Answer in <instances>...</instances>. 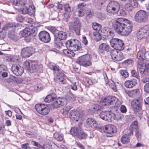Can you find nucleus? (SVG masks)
Instances as JSON below:
<instances>
[{"instance_id":"1","label":"nucleus","mask_w":149,"mask_h":149,"mask_svg":"<svg viewBox=\"0 0 149 149\" xmlns=\"http://www.w3.org/2000/svg\"><path fill=\"white\" fill-rule=\"evenodd\" d=\"M113 25L116 32L122 36H127L132 30V26L130 22L124 20L122 18L115 20Z\"/></svg>"},{"instance_id":"2","label":"nucleus","mask_w":149,"mask_h":149,"mask_svg":"<svg viewBox=\"0 0 149 149\" xmlns=\"http://www.w3.org/2000/svg\"><path fill=\"white\" fill-rule=\"evenodd\" d=\"M65 99L63 98H56V94L54 93L50 94L47 95L45 99V101L46 102L49 103L53 102L52 104L54 108H57L59 107V105H63Z\"/></svg>"},{"instance_id":"3","label":"nucleus","mask_w":149,"mask_h":149,"mask_svg":"<svg viewBox=\"0 0 149 149\" xmlns=\"http://www.w3.org/2000/svg\"><path fill=\"white\" fill-rule=\"evenodd\" d=\"M37 33V29L36 27L32 29L25 28L21 32L22 36L24 37V40L26 42H30L31 37L35 36Z\"/></svg>"},{"instance_id":"4","label":"nucleus","mask_w":149,"mask_h":149,"mask_svg":"<svg viewBox=\"0 0 149 149\" xmlns=\"http://www.w3.org/2000/svg\"><path fill=\"white\" fill-rule=\"evenodd\" d=\"M66 47L72 51L79 50L81 47V43L76 39H71L68 40L65 43Z\"/></svg>"},{"instance_id":"5","label":"nucleus","mask_w":149,"mask_h":149,"mask_svg":"<svg viewBox=\"0 0 149 149\" xmlns=\"http://www.w3.org/2000/svg\"><path fill=\"white\" fill-rule=\"evenodd\" d=\"M141 102L140 99L134 100L131 102V106L134 113L140 118H141L142 113Z\"/></svg>"},{"instance_id":"6","label":"nucleus","mask_w":149,"mask_h":149,"mask_svg":"<svg viewBox=\"0 0 149 149\" xmlns=\"http://www.w3.org/2000/svg\"><path fill=\"white\" fill-rule=\"evenodd\" d=\"M69 25L74 29L77 35L80 34V31L82 25L79 18L77 17L73 18L72 21L69 23Z\"/></svg>"},{"instance_id":"7","label":"nucleus","mask_w":149,"mask_h":149,"mask_svg":"<svg viewBox=\"0 0 149 149\" xmlns=\"http://www.w3.org/2000/svg\"><path fill=\"white\" fill-rule=\"evenodd\" d=\"M137 58L139 60V62H143V60H145L147 61H149V51H147L144 47H142L137 54Z\"/></svg>"},{"instance_id":"8","label":"nucleus","mask_w":149,"mask_h":149,"mask_svg":"<svg viewBox=\"0 0 149 149\" xmlns=\"http://www.w3.org/2000/svg\"><path fill=\"white\" fill-rule=\"evenodd\" d=\"M91 55L88 54L82 56L78 58L76 60V62L80 65L87 67L91 65Z\"/></svg>"},{"instance_id":"9","label":"nucleus","mask_w":149,"mask_h":149,"mask_svg":"<svg viewBox=\"0 0 149 149\" xmlns=\"http://www.w3.org/2000/svg\"><path fill=\"white\" fill-rule=\"evenodd\" d=\"M112 47L117 50L120 51L124 48V43L122 40L118 38H113L110 41Z\"/></svg>"},{"instance_id":"10","label":"nucleus","mask_w":149,"mask_h":149,"mask_svg":"<svg viewBox=\"0 0 149 149\" xmlns=\"http://www.w3.org/2000/svg\"><path fill=\"white\" fill-rule=\"evenodd\" d=\"M149 36V25L141 28L137 34V38L139 40L145 39Z\"/></svg>"},{"instance_id":"11","label":"nucleus","mask_w":149,"mask_h":149,"mask_svg":"<svg viewBox=\"0 0 149 149\" xmlns=\"http://www.w3.org/2000/svg\"><path fill=\"white\" fill-rule=\"evenodd\" d=\"M138 69L139 70L140 72L142 74V76L149 75V63L145 64L142 62H138L137 65Z\"/></svg>"},{"instance_id":"12","label":"nucleus","mask_w":149,"mask_h":149,"mask_svg":"<svg viewBox=\"0 0 149 149\" xmlns=\"http://www.w3.org/2000/svg\"><path fill=\"white\" fill-rule=\"evenodd\" d=\"M100 116L103 120L111 122L115 120L116 115L114 113L109 111H103L100 113Z\"/></svg>"},{"instance_id":"13","label":"nucleus","mask_w":149,"mask_h":149,"mask_svg":"<svg viewBox=\"0 0 149 149\" xmlns=\"http://www.w3.org/2000/svg\"><path fill=\"white\" fill-rule=\"evenodd\" d=\"M134 19L135 21L138 22H146L148 20L146 12L142 10L138 11L136 13Z\"/></svg>"},{"instance_id":"14","label":"nucleus","mask_w":149,"mask_h":149,"mask_svg":"<svg viewBox=\"0 0 149 149\" xmlns=\"http://www.w3.org/2000/svg\"><path fill=\"white\" fill-rule=\"evenodd\" d=\"M35 107L37 112L42 115H46L49 112L48 107L44 104H37L35 105Z\"/></svg>"},{"instance_id":"15","label":"nucleus","mask_w":149,"mask_h":149,"mask_svg":"<svg viewBox=\"0 0 149 149\" xmlns=\"http://www.w3.org/2000/svg\"><path fill=\"white\" fill-rule=\"evenodd\" d=\"M102 35L104 36L105 39H109L112 38L114 35L113 31L108 27H104L101 31Z\"/></svg>"},{"instance_id":"16","label":"nucleus","mask_w":149,"mask_h":149,"mask_svg":"<svg viewBox=\"0 0 149 149\" xmlns=\"http://www.w3.org/2000/svg\"><path fill=\"white\" fill-rule=\"evenodd\" d=\"M110 54L112 59L115 61H121L123 58V54L120 51L113 49L111 51Z\"/></svg>"},{"instance_id":"17","label":"nucleus","mask_w":149,"mask_h":149,"mask_svg":"<svg viewBox=\"0 0 149 149\" xmlns=\"http://www.w3.org/2000/svg\"><path fill=\"white\" fill-rule=\"evenodd\" d=\"M38 37L40 40L45 43L49 42L51 40L49 33L46 31H40L39 33Z\"/></svg>"},{"instance_id":"18","label":"nucleus","mask_w":149,"mask_h":149,"mask_svg":"<svg viewBox=\"0 0 149 149\" xmlns=\"http://www.w3.org/2000/svg\"><path fill=\"white\" fill-rule=\"evenodd\" d=\"M118 99L114 96H107L103 99L101 100L102 102V105L104 106L109 105L116 103Z\"/></svg>"},{"instance_id":"19","label":"nucleus","mask_w":149,"mask_h":149,"mask_svg":"<svg viewBox=\"0 0 149 149\" xmlns=\"http://www.w3.org/2000/svg\"><path fill=\"white\" fill-rule=\"evenodd\" d=\"M35 49L31 47H26L22 49L21 55L24 58L29 57L35 52Z\"/></svg>"},{"instance_id":"20","label":"nucleus","mask_w":149,"mask_h":149,"mask_svg":"<svg viewBox=\"0 0 149 149\" xmlns=\"http://www.w3.org/2000/svg\"><path fill=\"white\" fill-rule=\"evenodd\" d=\"M104 130L107 133L108 137H111L112 134L116 132L117 130L116 127L112 125H108L104 126Z\"/></svg>"},{"instance_id":"21","label":"nucleus","mask_w":149,"mask_h":149,"mask_svg":"<svg viewBox=\"0 0 149 149\" xmlns=\"http://www.w3.org/2000/svg\"><path fill=\"white\" fill-rule=\"evenodd\" d=\"M11 71L16 75L19 76L22 75L24 72L23 68L19 65L14 64L11 68Z\"/></svg>"},{"instance_id":"22","label":"nucleus","mask_w":149,"mask_h":149,"mask_svg":"<svg viewBox=\"0 0 149 149\" xmlns=\"http://www.w3.org/2000/svg\"><path fill=\"white\" fill-rule=\"evenodd\" d=\"M83 4V3H81L78 5L77 15L80 17H82L85 15L86 8Z\"/></svg>"},{"instance_id":"23","label":"nucleus","mask_w":149,"mask_h":149,"mask_svg":"<svg viewBox=\"0 0 149 149\" xmlns=\"http://www.w3.org/2000/svg\"><path fill=\"white\" fill-rule=\"evenodd\" d=\"M86 123L88 127L95 128L97 127V123L93 118H88L86 120Z\"/></svg>"},{"instance_id":"24","label":"nucleus","mask_w":149,"mask_h":149,"mask_svg":"<svg viewBox=\"0 0 149 149\" xmlns=\"http://www.w3.org/2000/svg\"><path fill=\"white\" fill-rule=\"evenodd\" d=\"M79 116V113L77 110H72L70 113L69 117L72 120L78 121Z\"/></svg>"},{"instance_id":"25","label":"nucleus","mask_w":149,"mask_h":149,"mask_svg":"<svg viewBox=\"0 0 149 149\" xmlns=\"http://www.w3.org/2000/svg\"><path fill=\"white\" fill-rule=\"evenodd\" d=\"M56 76V78L59 80L61 84H65L66 83L65 75L63 72L60 71L57 73Z\"/></svg>"},{"instance_id":"26","label":"nucleus","mask_w":149,"mask_h":149,"mask_svg":"<svg viewBox=\"0 0 149 149\" xmlns=\"http://www.w3.org/2000/svg\"><path fill=\"white\" fill-rule=\"evenodd\" d=\"M137 80L135 79L127 80L125 83V86L128 88H132L137 84Z\"/></svg>"},{"instance_id":"27","label":"nucleus","mask_w":149,"mask_h":149,"mask_svg":"<svg viewBox=\"0 0 149 149\" xmlns=\"http://www.w3.org/2000/svg\"><path fill=\"white\" fill-rule=\"evenodd\" d=\"M64 6L65 11L64 17L66 18H68L70 15V13L71 12V7L69 4L67 3L65 4Z\"/></svg>"},{"instance_id":"28","label":"nucleus","mask_w":149,"mask_h":149,"mask_svg":"<svg viewBox=\"0 0 149 149\" xmlns=\"http://www.w3.org/2000/svg\"><path fill=\"white\" fill-rule=\"evenodd\" d=\"M99 49L100 52L102 53H103L105 52H109L110 50V47L106 43H102L100 45Z\"/></svg>"},{"instance_id":"29","label":"nucleus","mask_w":149,"mask_h":149,"mask_svg":"<svg viewBox=\"0 0 149 149\" xmlns=\"http://www.w3.org/2000/svg\"><path fill=\"white\" fill-rule=\"evenodd\" d=\"M138 127V122L136 121H135L131 124L130 126L129 130L130 132L129 133V135H132L133 131L136 130Z\"/></svg>"},{"instance_id":"30","label":"nucleus","mask_w":149,"mask_h":149,"mask_svg":"<svg viewBox=\"0 0 149 149\" xmlns=\"http://www.w3.org/2000/svg\"><path fill=\"white\" fill-rule=\"evenodd\" d=\"M56 38L61 40H65L67 38L66 33L63 31H59L56 34Z\"/></svg>"},{"instance_id":"31","label":"nucleus","mask_w":149,"mask_h":149,"mask_svg":"<svg viewBox=\"0 0 149 149\" xmlns=\"http://www.w3.org/2000/svg\"><path fill=\"white\" fill-rule=\"evenodd\" d=\"M139 90L136 89L128 91L127 92L128 95L130 97H133L136 96L139 93Z\"/></svg>"},{"instance_id":"32","label":"nucleus","mask_w":149,"mask_h":149,"mask_svg":"<svg viewBox=\"0 0 149 149\" xmlns=\"http://www.w3.org/2000/svg\"><path fill=\"white\" fill-rule=\"evenodd\" d=\"M19 12L20 13L25 15L31 12V9L29 8L24 6L22 8H20L18 10Z\"/></svg>"},{"instance_id":"33","label":"nucleus","mask_w":149,"mask_h":149,"mask_svg":"<svg viewBox=\"0 0 149 149\" xmlns=\"http://www.w3.org/2000/svg\"><path fill=\"white\" fill-rule=\"evenodd\" d=\"M101 108V107L99 105L95 104L92 107L91 110L93 113H97L100 111Z\"/></svg>"},{"instance_id":"34","label":"nucleus","mask_w":149,"mask_h":149,"mask_svg":"<svg viewBox=\"0 0 149 149\" xmlns=\"http://www.w3.org/2000/svg\"><path fill=\"white\" fill-rule=\"evenodd\" d=\"M107 11L110 13L115 14L118 11L113 8L109 3L108 4L107 7Z\"/></svg>"},{"instance_id":"35","label":"nucleus","mask_w":149,"mask_h":149,"mask_svg":"<svg viewBox=\"0 0 149 149\" xmlns=\"http://www.w3.org/2000/svg\"><path fill=\"white\" fill-rule=\"evenodd\" d=\"M109 4L118 11L120 9V6L119 4L117 1H111L109 3Z\"/></svg>"},{"instance_id":"36","label":"nucleus","mask_w":149,"mask_h":149,"mask_svg":"<svg viewBox=\"0 0 149 149\" xmlns=\"http://www.w3.org/2000/svg\"><path fill=\"white\" fill-rule=\"evenodd\" d=\"M130 136L128 134H125L121 138V141L122 142L123 144H126L129 141L130 137L129 136Z\"/></svg>"},{"instance_id":"37","label":"nucleus","mask_w":149,"mask_h":149,"mask_svg":"<svg viewBox=\"0 0 149 149\" xmlns=\"http://www.w3.org/2000/svg\"><path fill=\"white\" fill-rule=\"evenodd\" d=\"M49 67L52 70H53L55 73H58V72L60 71L59 67L57 66L55 64H50L49 65Z\"/></svg>"},{"instance_id":"38","label":"nucleus","mask_w":149,"mask_h":149,"mask_svg":"<svg viewBox=\"0 0 149 149\" xmlns=\"http://www.w3.org/2000/svg\"><path fill=\"white\" fill-rule=\"evenodd\" d=\"M62 40L56 37L54 38V42L57 47L60 48L63 46V43Z\"/></svg>"},{"instance_id":"39","label":"nucleus","mask_w":149,"mask_h":149,"mask_svg":"<svg viewBox=\"0 0 149 149\" xmlns=\"http://www.w3.org/2000/svg\"><path fill=\"white\" fill-rule=\"evenodd\" d=\"M77 136L79 139H82L85 138L86 134L82 130L79 128V131Z\"/></svg>"},{"instance_id":"40","label":"nucleus","mask_w":149,"mask_h":149,"mask_svg":"<svg viewBox=\"0 0 149 149\" xmlns=\"http://www.w3.org/2000/svg\"><path fill=\"white\" fill-rule=\"evenodd\" d=\"M92 27L94 30L96 31H99L101 28V26L97 23H93L92 24Z\"/></svg>"},{"instance_id":"41","label":"nucleus","mask_w":149,"mask_h":149,"mask_svg":"<svg viewBox=\"0 0 149 149\" xmlns=\"http://www.w3.org/2000/svg\"><path fill=\"white\" fill-rule=\"evenodd\" d=\"M38 66L37 65L35 62H31V63L30 69H29L30 71L32 72L36 71Z\"/></svg>"},{"instance_id":"42","label":"nucleus","mask_w":149,"mask_h":149,"mask_svg":"<svg viewBox=\"0 0 149 149\" xmlns=\"http://www.w3.org/2000/svg\"><path fill=\"white\" fill-rule=\"evenodd\" d=\"M108 84L109 86L114 91H117V88L114 82L111 79L109 81Z\"/></svg>"},{"instance_id":"43","label":"nucleus","mask_w":149,"mask_h":149,"mask_svg":"<svg viewBox=\"0 0 149 149\" xmlns=\"http://www.w3.org/2000/svg\"><path fill=\"white\" fill-rule=\"evenodd\" d=\"M79 129L76 127H73L71 129L70 133L72 135L77 136Z\"/></svg>"},{"instance_id":"44","label":"nucleus","mask_w":149,"mask_h":149,"mask_svg":"<svg viewBox=\"0 0 149 149\" xmlns=\"http://www.w3.org/2000/svg\"><path fill=\"white\" fill-rule=\"evenodd\" d=\"M93 34L94 36H95V39L96 41H99L101 39V35L98 31L94 32Z\"/></svg>"},{"instance_id":"45","label":"nucleus","mask_w":149,"mask_h":149,"mask_svg":"<svg viewBox=\"0 0 149 149\" xmlns=\"http://www.w3.org/2000/svg\"><path fill=\"white\" fill-rule=\"evenodd\" d=\"M119 72L123 78H126L129 77V73L126 70H120L119 71Z\"/></svg>"},{"instance_id":"46","label":"nucleus","mask_w":149,"mask_h":149,"mask_svg":"<svg viewBox=\"0 0 149 149\" xmlns=\"http://www.w3.org/2000/svg\"><path fill=\"white\" fill-rule=\"evenodd\" d=\"M69 49H65L63 50V52L65 54L70 56H72L74 55V54Z\"/></svg>"},{"instance_id":"47","label":"nucleus","mask_w":149,"mask_h":149,"mask_svg":"<svg viewBox=\"0 0 149 149\" xmlns=\"http://www.w3.org/2000/svg\"><path fill=\"white\" fill-rule=\"evenodd\" d=\"M9 36L10 38L13 40L15 41L17 40V38L15 35V33L14 31H12L9 32Z\"/></svg>"},{"instance_id":"48","label":"nucleus","mask_w":149,"mask_h":149,"mask_svg":"<svg viewBox=\"0 0 149 149\" xmlns=\"http://www.w3.org/2000/svg\"><path fill=\"white\" fill-rule=\"evenodd\" d=\"M70 109V107L67 108V107H65L63 109H61V112L62 113L65 115H67Z\"/></svg>"},{"instance_id":"49","label":"nucleus","mask_w":149,"mask_h":149,"mask_svg":"<svg viewBox=\"0 0 149 149\" xmlns=\"http://www.w3.org/2000/svg\"><path fill=\"white\" fill-rule=\"evenodd\" d=\"M79 83L78 82L73 83L70 85V88L73 90L76 91L77 89V86L79 85Z\"/></svg>"},{"instance_id":"50","label":"nucleus","mask_w":149,"mask_h":149,"mask_svg":"<svg viewBox=\"0 0 149 149\" xmlns=\"http://www.w3.org/2000/svg\"><path fill=\"white\" fill-rule=\"evenodd\" d=\"M129 1L133 7H136L138 6V3L136 0H129Z\"/></svg>"},{"instance_id":"51","label":"nucleus","mask_w":149,"mask_h":149,"mask_svg":"<svg viewBox=\"0 0 149 149\" xmlns=\"http://www.w3.org/2000/svg\"><path fill=\"white\" fill-rule=\"evenodd\" d=\"M31 63L28 61H25L23 64V66L26 70L30 69Z\"/></svg>"},{"instance_id":"52","label":"nucleus","mask_w":149,"mask_h":149,"mask_svg":"<svg viewBox=\"0 0 149 149\" xmlns=\"http://www.w3.org/2000/svg\"><path fill=\"white\" fill-rule=\"evenodd\" d=\"M131 73L132 76L135 78L138 79L139 77V73L135 70H132L131 71Z\"/></svg>"},{"instance_id":"53","label":"nucleus","mask_w":149,"mask_h":149,"mask_svg":"<svg viewBox=\"0 0 149 149\" xmlns=\"http://www.w3.org/2000/svg\"><path fill=\"white\" fill-rule=\"evenodd\" d=\"M133 8V7H132V6H131V4H130L129 3H126L125 6V9L128 11H131L132 8Z\"/></svg>"},{"instance_id":"54","label":"nucleus","mask_w":149,"mask_h":149,"mask_svg":"<svg viewBox=\"0 0 149 149\" xmlns=\"http://www.w3.org/2000/svg\"><path fill=\"white\" fill-rule=\"evenodd\" d=\"M144 91L146 93H149V82L146 83L144 87Z\"/></svg>"},{"instance_id":"55","label":"nucleus","mask_w":149,"mask_h":149,"mask_svg":"<svg viewBox=\"0 0 149 149\" xmlns=\"http://www.w3.org/2000/svg\"><path fill=\"white\" fill-rule=\"evenodd\" d=\"M17 21L20 22H22L24 21V19L23 17L21 15L17 16L16 17Z\"/></svg>"},{"instance_id":"56","label":"nucleus","mask_w":149,"mask_h":149,"mask_svg":"<svg viewBox=\"0 0 149 149\" xmlns=\"http://www.w3.org/2000/svg\"><path fill=\"white\" fill-rule=\"evenodd\" d=\"M117 13H119L120 16H123L125 15L126 13L125 10L123 9H119Z\"/></svg>"},{"instance_id":"57","label":"nucleus","mask_w":149,"mask_h":149,"mask_svg":"<svg viewBox=\"0 0 149 149\" xmlns=\"http://www.w3.org/2000/svg\"><path fill=\"white\" fill-rule=\"evenodd\" d=\"M85 13V15L87 18H89L92 16L91 14V11L90 10H86Z\"/></svg>"},{"instance_id":"58","label":"nucleus","mask_w":149,"mask_h":149,"mask_svg":"<svg viewBox=\"0 0 149 149\" xmlns=\"http://www.w3.org/2000/svg\"><path fill=\"white\" fill-rule=\"evenodd\" d=\"M120 110L123 113H125L127 111V109L124 105H122L120 107Z\"/></svg>"},{"instance_id":"59","label":"nucleus","mask_w":149,"mask_h":149,"mask_svg":"<svg viewBox=\"0 0 149 149\" xmlns=\"http://www.w3.org/2000/svg\"><path fill=\"white\" fill-rule=\"evenodd\" d=\"M123 118L124 117L123 116L120 115H117V116H116V118L115 120L116 119L117 121H120L122 120Z\"/></svg>"},{"instance_id":"60","label":"nucleus","mask_w":149,"mask_h":149,"mask_svg":"<svg viewBox=\"0 0 149 149\" xmlns=\"http://www.w3.org/2000/svg\"><path fill=\"white\" fill-rule=\"evenodd\" d=\"M29 145V144L27 143H26L21 145V148L23 149H28V148L29 146H28Z\"/></svg>"},{"instance_id":"61","label":"nucleus","mask_w":149,"mask_h":149,"mask_svg":"<svg viewBox=\"0 0 149 149\" xmlns=\"http://www.w3.org/2000/svg\"><path fill=\"white\" fill-rule=\"evenodd\" d=\"M10 1L13 3V5H17L20 3V0H10Z\"/></svg>"},{"instance_id":"62","label":"nucleus","mask_w":149,"mask_h":149,"mask_svg":"<svg viewBox=\"0 0 149 149\" xmlns=\"http://www.w3.org/2000/svg\"><path fill=\"white\" fill-rule=\"evenodd\" d=\"M144 76H142L143 78V79H142V81L144 83H145L146 82H149V77H147L144 78Z\"/></svg>"},{"instance_id":"63","label":"nucleus","mask_w":149,"mask_h":149,"mask_svg":"<svg viewBox=\"0 0 149 149\" xmlns=\"http://www.w3.org/2000/svg\"><path fill=\"white\" fill-rule=\"evenodd\" d=\"M5 126L3 125H0V134H3Z\"/></svg>"},{"instance_id":"64","label":"nucleus","mask_w":149,"mask_h":149,"mask_svg":"<svg viewBox=\"0 0 149 149\" xmlns=\"http://www.w3.org/2000/svg\"><path fill=\"white\" fill-rule=\"evenodd\" d=\"M82 42L85 45L88 44V40L85 36H84L82 37Z\"/></svg>"}]
</instances>
